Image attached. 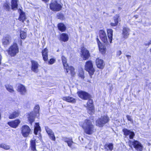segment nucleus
<instances>
[{
  "mask_svg": "<svg viewBox=\"0 0 151 151\" xmlns=\"http://www.w3.org/2000/svg\"><path fill=\"white\" fill-rule=\"evenodd\" d=\"M81 126L84 132L88 134H91L94 132V126L90 120H85Z\"/></svg>",
  "mask_w": 151,
  "mask_h": 151,
  "instance_id": "1",
  "label": "nucleus"
},
{
  "mask_svg": "<svg viewBox=\"0 0 151 151\" xmlns=\"http://www.w3.org/2000/svg\"><path fill=\"white\" fill-rule=\"evenodd\" d=\"M50 8L54 12H58L61 10L62 6L58 3L56 0H52L50 4Z\"/></svg>",
  "mask_w": 151,
  "mask_h": 151,
  "instance_id": "2",
  "label": "nucleus"
},
{
  "mask_svg": "<svg viewBox=\"0 0 151 151\" xmlns=\"http://www.w3.org/2000/svg\"><path fill=\"white\" fill-rule=\"evenodd\" d=\"M109 120V118L107 116H101L96 121V125L100 127H103L104 124L107 123Z\"/></svg>",
  "mask_w": 151,
  "mask_h": 151,
  "instance_id": "3",
  "label": "nucleus"
},
{
  "mask_svg": "<svg viewBox=\"0 0 151 151\" xmlns=\"http://www.w3.org/2000/svg\"><path fill=\"white\" fill-rule=\"evenodd\" d=\"M9 54L12 56H15L19 52V49L16 43H14L9 48L8 50Z\"/></svg>",
  "mask_w": 151,
  "mask_h": 151,
  "instance_id": "4",
  "label": "nucleus"
},
{
  "mask_svg": "<svg viewBox=\"0 0 151 151\" xmlns=\"http://www.w3.org/2000/svg\"><path fill=\"white\" fill-rule=\"evenodd\" d=\"M85 68V70L89 72L90 75H93L94 73V69L91 61H88L86 63Z\"/></svg>",
  "mask_w": 151,
  "mask_h": 151,
  "instance_id": "5",
  "label": "nucleus"
},
{
  "mask_svg": "<svg viewBox=\"0 0 151 151\" xmlns=\"http://www.w3.org/2000/svg\"><path fill=\"white\" fill-rule=\"evenodd\" d=\"M21 129L22 134L25 137H28L31 131L29 127L27 125L23 126Z\"/></svg>",
  "mask_w": 151,
  "mask_h": 151,
  "instance_id": "6",
  "label": "nucleus"
},
{
  "mask_svg": "<svg viewBox=\"0 0 151 151\" xmlns=\"http://www.w3.org/2000/svg\"><path fill=\"white\" fill-rule=\"evenodd\" d=\"M77 93L79 97L82 99L86 100L90 98V95L85 91H81L78 92Z\"/></svg>",
  "mask_w": 151,
  "mask_h": 151,
  "instance_id": "7",
  "label": "nucleus"
},
{
  "mask_svg": "<svg viewBox=\"0 0 151 151\" xmlns=\"http://www.w3.org/2000/svg\"><path fill=\"white\" fill-rule=\"evenodd\" d=\"M130 144H132L134 147L137 150L142 151V150L143 146L138 141L134 140L133 141H130Z\"/></svg>",
  "mask_w": 151,
  "mask_h": 151,
  "instance_id": "8",
  "label": "nucleus"
},
{
  "mask_svg": "<svg viewBox=\"0 0 151 151\" xmlns=\"http://www.w3.org/2000/svg\"><path fill=\"white\" fill-rule=\"evenodd\" d=\"M87 103V106L89 108L88 112L89 114H92L94 113V107L93 106V100L90 98L89 99Z\"/></svg>",
  "mask_w": 151,
  "mask_h": 151,
  "instance_id": "9",
  "label": "nucleus"
},
{
  "mask_svg": "<svg viewBox=\"0 0 151 151\" xmlns=\"http://www.w3.org/2000/svg\"><path fill=\"white\" fill-rule=\"evenodd\" d=\"M100 37L102 41L105 44L108 43L107 39L106 34L103 30H101L99 31Z\"/></svg>",
  "mask_w": 151,
  "mask_h": 151,
  "instance_id": "10",
  "label": "nucleus"
},
{
  "mask_svg": "<svg viewBox=\"0 0 151 151\" xmlns=\"http://www.w3.org/2000/svg\"><path fill=\"white\" fill-rule=\"evenodd\" d=\"M31 63V70L33 72L37 73L38 72V68L39 65L37 62L35 60H32Z\"/></svg>",
  "mask_w": 151,
  "mask_h": 151,
  "instance_id": "11",
  "label": "nucleus"
},
{
  "mask_svg": "<svg viewBox=\"0 0 151 151\" xmlns=\"http://www.w3.org/2000/svg\"><path fill=\"white\" fill-rule=\"evenodd\" d=\"M45 129L50 138L52 140L54 141H55V138L54 132L52 130L50 129L48 127H45Z\"/></svg>",
  "mask_w": 151,
  "mask_h": 151,
  "instance_id": "12",
  "label": "nucleus"
},
{
  "mask_svg": "<svg viewBox=\"0 0 151 151\" xmlns=\"http://www.w3.org/2000/svg\"><path fill=\"white\" fill-rule=\"evenodd\" d=\"M81 52V56L84 60H86L88 59L90 56V54L87 50L85 48H82Z\"/></svg>",
  "mask_w": 151,
  "mask_h": 151,
  "instance_id": "13",
  "label": "nucleus"
},
{
  "mask_svg": "<svg viewBox=\"0 0 151 151\" xmlns=\"http://www.w3.org/2000/svg\"><path fill=\"white\" fill-rule=\"evenodd\" d=\"M20 122L19 120L17 119L8 122V124L11 127L15 128L17 127Z\"/></svg>",
  "mask_w": 151,
  "mask_h": 151,
  "instance_id": "14",
  "label": "nucleus"
},
{
  "mask_svg": "<svg viewBox=\"0 0 151 151\" xmlns=\"http://www.w3.org/2000/svg\"><path fill=\"white\" fill-rule=\"evenodd\" d=\"M96 65L98 68L102 69L104 67L105 64L102 59L98 58L96 60Z\"/></svg>",
  "mask_w": 151,
  "mask_h": 151,
  "instance_id": "15",
  "label": "nucleus"
},
{
  "mask_svg": "<svg viewBox=\"0 0 151 151\" xmlns=\"http://www.w3.org/2000/svg\"><path fill=\"white\" fill-rule=\"evenodd\" d=\"M64 68L66 69V73L68 74H70L72 76H73L75 74L74 72V68L71 66H69L68 65L66 67H64Z\"/></svg>",
  "mask_w": 151,
  "mask_h": 151,
  "instance_id": "16",
  "label": "nucleus"
},
{
  "mask_svg": "<svg viewBox=\"0 0 151 151\" xmlns=\"http://www.w3.org/2000/svg\"><path fill=\"white\" fill-rule=\"evenodd\" d=\"M130 31V29L129 28L127 27H123L122 34L124 38L126 39L128 38L129 34Z\"/></svg>",
  "mask_w": 151,
  "mask_h": 151,
  "instance_id": "17",
  "label": "nucleus"
},
{
  "mask_svg": "<svg viewBox=\"0 0 151 151\" xmlns=\"http://www.w3.org/2000/svg\"><path fill=\"white\" fill-rule=\"evenodd\" d=\"M11 41V37L8 35H6L4 36L2 41L3 44L4 45L9 44Z\"/></svg>",
  "mask_w": 151,
  "mask_h": 151,
  "instance_id": "18",
  "label": "nucleus"
},
{
  "mask_svg": "<svg viewBox=\"0 0 151 151\" xmlns=\"http://www.w3.org/2000/svg\"><path fill=\"white\" fill-rule=\"evenodd\" d=\"M123 132L124 133V135L126 136L129 135V137L130 139H132L135 135V134L133 132L131 131L126 129H124L123 130Z\"/></svg>",
  "mask_w": 151,
  "mask_h": 151,
  "instance_id": "19",
  "label": "nucleus"
},
{
  "mask_svg": "<svg viewBox=\"0 0 151 151\" xmlns=\"http://www.w3.org/2000/svg\"><path fill=\"white\" fill-rule=\"evenodd\" d=\"M17 90L21 95H25L27 92V90L25 86L22 85H20L18 86Z\"/></svg>",
  "mask_w": 151,
  "mask_h": 151,
  "instance_id": "20",
  "label": "nucleus"
},
{
  "mask_svg": "<svg viewBox=\"0 0 151 151\" xmlns=\"http://www.w3.org/2000/svg\"><path fill=\"white\" fill-rule=\"evenodd\" d=\"M62 99L64 101L72 103H74L76 102V99L70 96L64 97Z\"/></svg>",
  "mask_w": 151,
  "mask_h": 151,
  "instance_id": "21",
  "label": "nucleus"
},
{
  "mask_svg": "<svg viewBox=\"0 0 151 151\" xmlns=\"http://www.w3.org/2000/svg\"><path fill=\"white\" fill-rule=\"evenodd\" d=\"M40 128L39 123H36L35 125L34 132L35 135H38L40 137V133H38V132L40 131Z\"/></svg>",
  "mask_w": 151,
  "mask_h": 151,
  "instance_id": "22",
  "label": "nucleus"
},
{
  "mask_svg": "<svg viewBox=\"0 0 151 151\" xmlns=\"http://www.w3.org/2000/svg\"><path fill=\"white\" fill-rule=\"evenodd\" d=\"M48 51L46 48L44 49L42 51L43 59L45 61H47L48 59Z\"/></svg>",
  "mask_w": 151,
  "mask_h": 151,
  "instance_id": "23",
  "label": "nucleus"
},
{
  "mask_svg": "<svg viewBox=\"0 0 151 151\" xmlns=\"http://www.w3.org/2000/svg\"><path fill=\"white\" fill-rule=\"evenodd\" d=\"M63 139L65 142L67 143L68 146L71 147L73 143L72 138L64 137Z\"/></svg>",
  "mask_w": 151,
  "mask_h": 151,
  "instance_id": "24",
  "label": "nucleus"
},
{
  "mask_svg": "<svg viewBox=\"0 0 151 151\" xmlns=\"http://www.w3.org/2000/svg\"><path fill=\"white\" fill-rule=\"evenodd\" d=\"M69 39L68 35L65 33H62L60 35V40L64 42L68 41Z\"/></svg>",
  "mask_w": 151,
  "mask_h": 151,
  "instance_id": "25",
  "label": "nucleus"
},
{
  "mask_svg": "<svg viewBox=\"0 0 151 151\" xmlns=\"http://www.w3.org/2000/svg\"><path fill=\"white\" fill-rule=\"evenodd\" d=\"M19 113L18 111H15L13 113L10 114L9 116L10 119H13L17 117L19 115Z\"/></svg>",
  "mask_w": 151,
  "mask_h": 151,
  "instance_id": "26",
  "label": "nucleus"
},
{
  "mask_svg": "<svg viewBox=\"0 0 151 151\" xmlns=\"http://www.w3.org/2000/svg\"><path fill=\"white\" fill-rule=\"evenodd\" d=\"M35 116L36 114L33 112H30L29 114V116L28 117V119L30 123H32V122H34L35 119Z\"/></svg>",
  "mask_w": 151,
  "mask_h": 151,
  "instance_id": "27",
  "label": "nucleus"
},
{
  "mask_svg": "<svg viewBox=\"0 0 151 151\" xmlns=\"http://www.w3.org/2000/svg\"><path fill=\"white\" fill-rule=\"evenodd\" d=\"M107 32L108 36L109 42L110 43H111L113 36V30L110 29H107Z\"/></svg>",
  "mask_w": 151,
  "mask_h": 151,
  "instance_id": "28",
  "label": "nucleus"
},
{
  "mask_svg": "<svg viewBox=\"0 0 151 151\" xmlns=\"http://www.w3.org/2000/svg\"><path fill=\"white\" fill-rule=\"evenodd\" d=\"M17 0H12L11 6L12 9L14 10L17 9Z\"/></svg>",
  "mask_w": 151,
  "mask_h": 151,
  "instance_id": "29",
  "label": "nucleus"
},
{
  "mask_svg": "<svg viewBox=\"0 0 151 151\" xmlns=\"http://www.w3.org/2000/svg\"><path fill=\"white\" fill-rule=\"evenodd\" d=\"M119 16L118 15H116L114 18V23H111L110 24L113 26H116L118 24V18Z\"/></svg>",
  "mask_w": 151,
  "mask_h": 151,
  "instance_id": "30",
  "label": "nucleus"
},
{
  "mask_svg": "<svg viewBox=\"0 0 151 151\" xmlns=\"http://www.w3.org/2000/svg\"><path fill=\"white\" fill-rule=\"evenodd\" d=\"M58 27L59 30L62 32L65 31L66 29L65 25L63 23H60L58 25Z\"/></svg>",
  "mask_w": 151,
  "mask_h": 151,
  "instance_id": "31",
  "label": "nucleus"
},
{
  "mask_svg": "<svg viewBox=\"0 0 151 151\" xmlns=\"http://www.w3.org/2000/svg\"><path fill=\"white\" fill-rule=\"evenodd\" d=\"M21 12L20 14L19 19L20 21H22V22H24V21L25 20L26 17L24 13L21 10Z\"/></svg>",
  "mask_w": 151,
  "mask_h": 151,
  "instance_id": "32",
  "label": "nucleus"
},
{
  "mask_svg": "<svg viewBox=\"0 0 151 151\" xmlns=\"http://www.w3.org/2000/svg\"><path fill=\"white\" fill-rule=\"evenodd\" d=\"M6 90L9 92L13 93L14 91V90L12 86L9 85H6L5 86Z\"/></svg>",
  "mask_w": 151,
  "mask_h": 151,
  "instance_id": "33",
  "label": "nucleus"
},
{
  "mask_svg": "<svg viewBox=\"0 0 151 151\" xmlns=\"http://www.w3.org/2000/svg\"><path fill=\"white\" fill-rule=\"evenodd\" d=\"M113 144L111 143H109L108 144L106 145L105 146V148L107 150H111V151L113 149Z\"/></svg>",
  "mask_w": 151,
  "mask_h": 151,
  "instance_id": "34",
  "label": "nucleus"
},
{
  "mask_svg": "<svg viewBox=\"0 0 151 151\" xmlns=\"http://www.w3.org/2000/svg\"><path fill=\"white\" fill-rule=\"evenodd\" d=\"M39 109L40 107L38 105H36L35 107L34 112H33L36 114V116H38L39 115Z\"/></svg>",
  "mask_w": 151,
  "mask_h": 151,
  "instance_id": "35",
  "label": "nucleus"
},
{
  "mask_svg": "<svg viewBox=\"0 0 151 151\" xmlns=\"http://www.w3.org/2000/svg\"><path fill=\"white\" fill-rule=\"evenodd\" d=\"M62 60L63 65L64 67H66L68 65L67 63V59L64 56H62Z\"/></svg>",
  "mask_w": 151,
  "mask_h": 151,
  "instance_id": "36",
  "label": "nucleus"
},
{
  "mask_svg": "<svg viewBox=\"0 0 151 151\" xmlns=\"http://www.w3.org/2000/svg\"><path fill=\"white\" fill-rule=\"evenodd\" d=\"M0 147L3 148L4 149L6 150H7L10 148V146L5 144H0Z\"/></svg>",
  "mask_w": 151,
  "mask_h": 151,
  "instance_id": "37",
  "label": "nucleus"
},
{
  "mask_svg": "<svg viewBox=\"0 0 151 151\" xmlns=\"http://www.w3.org/2000/svg\"><path fill=\"white\" fill-rule=\"evenodd\" d=\"M20 36L21 39H24L26 37V33L23 31H21L20 33Z\"/></svg>",
  "mask_w": 151,
  "mask_h": 151,
  "instance_id": "38",
  "label": "nucleus"
},
{
  "mask_svg": "<svg viewBox=\"0 0 151 151\" xmlns=\"http://www.w3.org/2000/svg\"><path fill=\"white\" fill-rule=\"evenodd\" d=\"M4 7L6 11H9L10 9V7L7 3H5L4 5Z\"/></svg>",
  "mask_w": 151,
  "mask_h": 151,
  "instance_id": "39",
  "label": "nucleus"
},
{
  "mask_svg": "<svg viewBox=\"0 0 151 151\" xmlns=\"http://www.w3.org/2000/svg\"><path fill=\"white\" fill-rule=\"evenodd\" d=\"M126 117L128 120L130 121L132 123L133 122V119H132L131 116L127 115L126 116Z\"/></svg>",
  "mask_w": 151,
  "mask_h": 151,
  "instance_id": "40",
  "label": "nucleus"
},
{
  "mask_svg": "<svg viewBox=\"0 0 151 151\" xmlns=\"http://www.w3.org/2000/svg\"><path fill=\"white\" fill-rule=\"evenodd\" d=\"M35 141L36 139H35L34 140H32L30 141L31 146H36Z\"/></svg>",
  "mask_w": 151,
  "mask_h": 151,
  "instance_id": "41",
  "label": "nucleus"
},
{
  "mask_svg": "<svg viewBox=\"0 0 151 151\" xmlns=\"http://www.w3.org/2000/svg\"><path fill=\"white\" fill-rule=\"evenodd\" d=\"M55 61V60L54 59H51L49 61V63L50 64H52Z\"/></svg>",
  "mask_w": 151,
  "mask_h": 151,
  "instance_id": "42",
  "label": "nucleus"
},
{
  "mask_svg": "<svg viewBox=\"0 0 151 151\" xmlns=\"http://www.w3.org/2000/svg\"><path fill=\"white\" fill-rule=\"evenodd\" d=\"M97 43H98L99 46V49L100 50L101 49H102V48L101 47H100V46L99 43V42L100 43V42L99 41V40L98 38H97Z\"/></svg>",
  "mask_w": 151,
  "mask_h": 151,
  "instance_id": "43",
  "label": "nucleus"
},
{
  "mask_svg": "<svg viewBox=\"0 0 151 151\" xmlns=\"http://www.w3.org/2000/svg\"><path fill=\"white\" fill-rule=\"evenodd\" d=\"M31 149L32 151H34L36 150L35 146H31Z\"/></svg>",
  "mask_w": 151,
  "mask_h": 151,
  "instance_id": "44",
  "label": "nucleus"
},
{
  "mask_svg": "<svg viewBox=\"0 0 151 151\" xmlns=\"http://www.w3.org/2000/svg\"><path fill=\"white\" fill-rule=\"evenodd\" d=\"M121 51H119L117 52V55L118 56H119L121 54Z\"/></svg>",
  "mask_w": 151,
  "mask_h": 151,
  "instance_id": "45",
  "label": "nucleus"
},
{
  "mask_svg": "<svg viewBox=\"0 0 151 151\" xmlns=\"http://www.w3.org/2000/svg\"><path fill=\"white\" fill-rule=\"evenodd\" d=\"M80 76L82 78H84L83 72H82L80 74Z\"/></svg>",
  "mask_w": 151,
  "mask_h": 151,
  "instance_id": "46",
  "label": "nucleus"
},
{
  "mask_svg": "<svg viewBox=\"0 0 151 151\" xmlns=\"http://www.w3.org/2000/svg\"><path fill=\"white\" fill-rule=\"evenodd\" d=\"M126 56L127 57L128 59V61H129V59H131V56L128 55H126Z\"/></svg>",
  "mask_w": 151,
  "mask_h": 151,
  "instance_id": "47",
  "label": "nucleus"
},
{
  "mask_svg": "<svg viewBox=\"0 0 151 151\" xmlns=\"http://www.w3.org/2000/svg\"><path fill=\"white\" fill-rule=\"evenodd\" d=\"M60 17H59V18L60 19H62L63 18V15H60Z\"/></svg>",
  "mask_w": 151,
  "mask_h": 151,
  "instance_id": "48",
  "label": "nucleus"
},
{
  "mask_svg": "<svg viewBox=\"0 0 151 151\" xmlns=\"http://www.w3.org/2000/svg\"><path fill=\"white\" fill-rule=\"evenodd\" d=\"M43 1H44L45 2H46L48 1L49 0H42Z\"/></svg>",
  "mask_w": 151,
  "mask_h": 151,
  "instance_id": "49",
  "label": "nucleus"
},
{
  "mask_svg": "<svg viewBox=\"0 0 151 151\" xmlns=\"http://www.w3.org/2000/svg\"><path fill=\"white\" fill-rule=\"evenodd\" d=\"M134 17H135L136 19H137L138 17V16L137 15H135Z\"/></svg>",
  "mask_w": 151,
  "mask_h": 151,
  "instance_id": "50",
  "label": "nucleus"
},
{
  "mask_svg": "<svg viewBox=\"0 0 151 151\" xmlns=\"http://www.w3.org/2000/svg\"><path fill=\"white\" fill-rule=\"evenodd\" d=\"M1 113H0V119H1Z\"/></svg>",
  "mask_w": 151,
  "mask_h": 151,
  "instance_id": "51",
  "label": "nucleus"
},
{
  "mask_svg": "<svg viewBox=\"0 0 151 151\" xmlns=\"http://www.w3.org/2000/svg\"><path fill=\"white\" fill-rule=\"evenodd\" d=\"M150 53L151 54V48L150 49Z\"/></svg>",
  "mask_w": 151,
  "mask_h": 151,
  "instance_id": "52",
  "label": "nucleus"
},
{
  "mask_svg": "<svg viewBox=\"0 0 151 151\" xmlns=\"http://www.w3.org/2000/svg\"><path fill=\"white\" fill-rule=\"evenodd\" d=\"M151 44V41L149 42V44Z\"/></svg>",
  "mask_w": 151,
  "mask_h": 151,
  "instance_id": "53",
  "label": "nucleus"
}]
</instances>
